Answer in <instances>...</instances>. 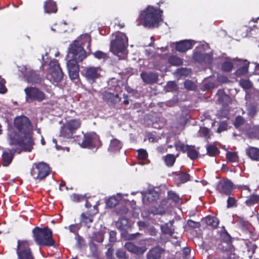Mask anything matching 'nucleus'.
Wrapping results in <instances>:
<instances>
[{
	"label": "nucleus",
	"instance_id": "nucleus-62",
	"mask_svg": "<svg viewBox=\"0 0 259 259\" xmlns=\"http://www.w3.org/2000/svg\"><path fill=\"white\" fill-rule=\"evenodd\" d=\"M235 203H236V200L234 198L231 197H229L228 198V200H227L228 207H232V206H234Z\"/></svg>",
	"mask_w": 259,
	"mask_h": 259
},
{
	"label": "nucleus",
	"instance_id": "nucleus-14",
	"mask_svg": "<svg viewBox=\"0 0 259 259\" xmlns=\"http://www.w3.org/2000/svg\"><path fill=\"white\" fill-rule=\"evenodd\" d=\"M20 71L24 75L27 81L32 84L39 83L41 81V77L33 70H31L26 66L20 68Z\"/></svg>",
	"mask_w": 259,
	"mask_h": 259
},
{
	"label": "nucleus",
	"instance_id": "nucleus-4",
	"mask_svg": "<svg viewBox=\"0 0 259 259\" xmlns=\"http://www.w3.org/2000/svg\"><path fill=\"white\" fill-rule=\"evenodd\" d=\"M14 125L15 130L23 134L25 140L28 142L27 149L31 150L33 142L31 135L32 126L29 119L25 116L17 117L14 120Z\"/></svg>",
	"mask_w": 259,
	"mask_h": 259
},
{
	"label": "nucleus",
	"instance_id": "nucleus-19",
	"mask_svg": "<svg viewBox=\"0 0 259 259\" xmlns=\"http://www.w3.org/2000/svg\"><path fill=\"white\" fill-rule=\"evenodd\" d=\"M140 76L143 81L147 84H153L158 79V74L153 72H143Z\"/></svg>",
	"mask_w": 259,
	"mask_h": 259
},
{
	"label": "nucleus",
	"instance_id": "nucleus-35",
	"mask_svg": "<svg viewBox=\"0 0 259 259\" xmlns=\"http://www.w3.org/2000/svg\"><path fill=\"white\" fill-rule=\"evenodd\" d=\"M259 201V196L252 194L248 197L245 203L248 206H251Z\"/></svg>",
	"mask_w": 259,
	"mask_h": 259
},
{
	"label": "nucleus",
	"instance_id": "nucleus-63",
	"mask_svg": "<svg viewBox=\"0 0 259 259\" xmlns=\"http://www.w3.org/2000/svg\"><path fill=\"white\" fill-rule=\"evenodd\" d=\"M253 131L254 132L252 136L259 138V126L254 127Z\"/></svg>",
	"mask_w": 259,
	"mask_h": 259
},
{
	"label": "nucleus",
	"instance_id": "nucleus-64",
	"mask_svg": "<svg viewBox=\"0 0 259 259\" xmlns=\"http://www.w3.org/2000/svg\"><path fill=\"white\" fill-rule=\"evenodd\" d=\"M227 129V125L225 123H222L218 129V132L221 133L223 131H225Z\"/></svg>",
	"mask_w": 259,
	"mask_h": 259
},
{
	"label": "nucleus",
	"instance_id": "nucleus-9",
	"mask_svg": "<svg viewBox=\"0 0 259 259\" xmlns=\"http://www.w3.org/2000/svg\"><path fill=\"white\" fill-rule=\"evenodd\" d=\"M80 121L78 119H70L66 122L62 127L60 135L66 138H72L74 132L80 127Z\"/></svg>",
	"mask_w": 259,
	"mask_h": 259
},
{
	"label": "nucleus",
	"instance_id": "nucleus-17",
	"mask_svg": "<svg viewBox=\"0 0 259 259\" xmlns=\"http://www.w3.org/2000/svg\"><path fill=\"white\" fill-rule=\"evenodd\" d=\"M233 183L229 180L220 182L218 184L217 189L221 193L229 195L233 189Z\"/></svg>",
	"mask_w": 259,
	"mask_h": 259
},
{
	"label": "nucleus",
	"instance_id": "nucleus-20",
	"mask_svg": "<svg viewBox=\"0 0 259 259\" xmlns=\"http://www.w3.org/2000/svg\"><path fill=\"white\" fill-rule=\"evenodd\" d=\"M17 152L18 153V150L15 149H12L11 150H5L3 152V154L2 155V164L4 166H8L12 161L14 153Z\"/></svg>",
	"mask_w": 259,
	"mask_h": 259
},
{
	"label": "nucleus",
	"instance_id": "nucleus-25",
	"mask_svg": "<svg viewBox=\"0 0 259 259\" xmlns=\"http://www.w3.org/2000/svg\"><path fill=\"white\" fill-rule=\"evenodd\" d=\"M123 194L117 193L115 195L112 196L106 200V205L108 207L112 208L115 206L121 199Z\"/></svg>",
	"mask_w": 259,
	"mask_h": 259
},
{
	"label": "nucleus",
	"instance_id": "nucleus-40",
	"mask_svg": "<svg viewBox=\"0 0 259 259\" xmlns=\"http://www.w3.org/2000/svg\"><path fill=\"white\" fill-rule=\"evenodd\" d=\"M168 62L170 64L175 66H179L183 63L182 59L175 56L170 57L168 59Z\"/></svg>",
	"mask_w": 259,
	"mask_h": 259
},
{
	"label": "nucleus",
	"instance_id": "nucleus-53",
	"mask_svg": "<svg viewBox=\"0 0 259 259\" xmlns=\"http://www.w3.org/2000/svg\"><path fill=\"white\" fill-rule=\"evenodd\" d=\"M179 179L182 183H185L190 180V176L185 173H182L179 176Z\"/></svg>",
	"mask_w": 259,
	"mask_h": 259
},
{
	"label": "nucleus",
	"instance_id": "nucleus-37",
	"mask_svg": "<svg viewBox=\"0 0 259 259\" xmlns=\"http://www.w3.org/2000/svg\"><path fill=\"white\" fill-rule=\"evenodd\" d=\"M81 224L80 223H77L69 225L68 227H65V229H68L70 232L74 234H77L78 230L80 229Z\"/></svg>",
	"mask_w": 259,
	"mask_h": 259
},
{
	"label": "nucleus",
	"instance_id": "nucleus-7",
	"mask_svg": "<svg viewBox=\"0 0 259 259\" xmlns=\"http://www.w3.org/2000/svg\"><path fill=\"white\" fill-rule=\"evenodd\" d=\"M31 245V243L29 241L18 240L16 249L17 259H35L30 248Z\"/></svg>",
	"mask_w": 259,
	"mask_h": 259
},
{
	"label": "nucleus",
	"instance_id": "nucleus-38",
	"mask_svg": "<svg viewBox=\"0 0 259 259\" xmlns=\"http://www.w3.org/2000/svg\"><path fill=\"white\" fill-rule=\"evenodd\" d=\"M186 151L187 152L188 156L191 159H196L198 156V152L193 147L190 146H189V148H188Z\"/></svg>",
	"mask_w": 259,
	"mask_h": 259
},
{
	"label": "nucleus",
	"instance_id": "nucleus-51",
	"mask_svg": "<svg viewBox=\"0 0 259 259\" xmlns=\"http://www.w3.org/2000/svg\"><path fill=\"white\" fill-rule=\"evenodd\" d=\"M200 134L201 136L204 137L205 138L207 139L209 138V130L208 128L206 127H201L200 128Z\"/></svg>",
	"mask_w": 259,
	"mask_h": 259
},
{
	"label": "nucleus",
	"instance_id": "nucleus-55",
	"mask_svg": "<svg viewBox=\"0 0 259 259\" xmlns=\"http://www.w3.org/2000/svg\"><path fill=\"white\" fill-rule=\"evenodd\" d=\"M5 81L0 77V93L4 94L6 93L7 89L5 86Z\"/></svg>",
	"mask_w": 259,
	"mask_h": 259
},
{
	"label": "nucleus",
	"instance_id": "nucleus-52",
	"mask_svg": "<svg viewBox=\"0 0 259 259\" xmlns=\"http://www.w3.org/2000/svg\"><path fill=\"white\" fill-rule=\"evenodd\" d=\"M138 157L140 159H145L147 156L148 154L147 151L144 149H140L138 151Z\"/></svg>",
	"mask_w": 259,
	"mask_h": 259
},
{
	"label": "nucleus",
	"instance_id": "nucleus-28",
	"mask_svg": "<svg viewBox=\"0 0 259 259\" xmlns=\"http://www.w3.org/2000/svg\"><path fill=\"white\" fill-rule=\"evenodd\" d=\"M44 7L46 13H56L57 11L56 4L52 0H47L45 3Z\"/></svg>",
	"mask_w": 259,
	"mask_h": 259
},
{
	"label": "nucleus",
	"instance_id": "nucleus-11",
	"mask_svg": "<svg viewBox=\"0 0 259 259\" xmlns=\"http://www.w3.org/2000/svg\"><path fill=\"white\" fill-rule=\"evenodd\" d=\"M49 166L44 162L33 164L31 169V175L34 179L41 180L49 174Z\"/></svg>",
	"mask_w": 259,
	"mask_h": 259
},
{
	"label": "nucleus",
	"instance_id": "nucleus-61",
	"mask_svg": "<svg viewBox=\"0 0 259 259\" xmlns=\"http://www.w3.org/2000/svg\"><path fill=\"white\" fill-rule=\"evenodd\" d=\"M242 194L246 195L250 192L249 188L246 185H243L241 187Z\"/></svg>",
	"mask_w": 259,
	"mask_h": 259
},
{
	"label": "nucleus",
	"instance_id": "nucleus-39",
	"mask_svg": "<svg viewBox=\"0 0 259 259\" xmlns=\"http://www.w3.org/2000/svg\"><path fill=\"white\" fill-rule=\"evenodd\" d=\"M70 199L73 202H79L86 200V197L85 195L73 194L70 195Z\"/></svg>",
	"mask_w": 259,
	"mask_h": 259
},
{
	"label": "nucleus",
	"instance_id": "nucleus-44",
	"mask_svg": "<svg viewBox=\"0 0 259 259\" xmlns=\"http://www.w3.org/2000/svg\"><path fill=\"white\" fill-rule=\"evenodd\" d=\"M67 23L65 22L61 23L59 24V27L54 28L53 27L51 28V30L53 31H56L58 32H63L66 31L67 29L66 28Z\"/></svg>",
	"mask_w": 259,
	"mask_h": 259
},
{
	"label": "nucleus",
	"instance_id": "nucleus-24",
	"mask_svg": "<svg viewBox=\"0 0 259 259\" xmlns=\"http://www.w3.org/2000/svg\"><path fill=\"white\" fill-rule=\"evenodd\" d=\"M220 102L222 103V106L225 110V113L223 115H221V116H226L229 109L227 107L230 104H232V101L230 97L226 95L223 94L220 96L219 98Z\"/></svg>",
	"mask_w": 259,
	"mask_h": 259
},
{
	"label": "nucleus",
	"instance_id": "nucleus-49",
	"mask_svg": "<svg viewBox=\"0 0 259 259\" xmlns=\"http://www.w3.org/2000/svg\"><path fill=\"white\" fill-rule=\"evenodd\" d=\"M239 84L244 89H248L252 87L251 82L247 79L240 80Z\"/></svg>",
	"mask_w": 259,
	"mask_h": 259
},
{
	"label": "nucleus",
	"instance_id": "nucleus-23",
	"mask_svg": "<svg viewBox=\"0 0 259 259\" xmlns=\"http://www.w3.org/2000/svg\"><path fill=\"white\" fill-rule=\"evenodd\" d=\"M94 215L88 212H83L80 215V224L90 228L93 221Z\"/></svg>",
	"mask_w": 259,
	"mask_h": 259
},
{
	"label": "nucleus",
	"instance_id": "nucleus-59",
	"mask_svg": "<svg viewBox=\"0 0 259 259\" xmlns=\"http://www.w3.org/2000/svg\"><path fill=\"white\" fill-rule=\"evenodd\" d=\"M178 72L182 75L187 76L190 73L191 70L187 68H182L179 69Z\"/></svg>",
	"mask_w": 259,
	"mask_h": 259
},
{
	"label": "nucleus",
	"instance_id": "nucleus-57",
	"mask_svg": "<svg viewBox=\"0 0 259 259\" xmlns=\"http://www.w3.org/2000/svg\"><path fill=\"white\" fill-rule=\"evenodd\" d=\"M167 88L169 91H172L176 90L177 88L176 82L174 81H169L167 83Z\"/></svg>",
	"mask_w": 259,
	"mask_h": 259
},
{
	"label": "nucleus",
	"instance_id": "nucleus-54",
	"mask_svg": "<svg viewBox=\"0 0 259 259\" xmlns=\"http://www.w3.org/2000/svg\"><path fill=\"white\" fill-rule=\"evenodd\" d=\"M95 240L98 242H102L104 240V234L102 232L95 234Z\"/></svg>",
	"mask_w": 259,
	"mask_h": 259
},
{
	"label": "nucleus",
	"instance_id": "nucleus-48",
	"mask_svg": "<svg viewBox=\"0 0 259 259\" xmlns=\"http://www.w3.org/2000/svg\"><path fill=\"white\" fill-rule=\"evenodd\" d=\"M185 88L188 90L193 91L196 88V86L194 82L191 80H186L184 82Z\"/></svg>",
	"mask_w": 259,
	"mask_h": 259
},
{
	"label": "nucleus",
	"instance_id": "nucleus-46",
	"mask_svg": "<svg viewBox=\"0 0 259 259\" xmlns=\"http://www.w3.org/2000/svg\"><path fill=\"white\" fill-rule=\"evenodd\" d=\"M168 198L172 200L175 203H178L180 200L179 195L173 191H168Z\"/></svg>",
	"mask_w": 259,
	"mask_h": 259
},
{
	"label": "nucleus",
	"instance_id": "nucleus-22",
	"mask_svg": "<svg viewBox=\"0 0 259 259\" xmlns=\"http://www.w3.org/2000/svg\"><path fill=\"white\" fill-rule=\"evenodd\" d=\"M124 247L130 251L136 254H143L146 250L145 246L138 247L134 245L133 243L128 242H126Z\"/></svg>",
	"mask_w": 259,
	"mask_h": 259
},
{
	"label": "nucleus",
	"instance_id": "nucleus-60",
	"mask_svg": "<svg viewBox=\"0 0 259 259\" xmlns=\"http://www.w3.org/2000/svg\"><path fill=\"white\" fill-rule=\"evenodd\" d=\"M116 233L114 231L109 232V241L111 242H114L116 241Z\"/></svg>",
	"mask_w": 259,
	"mask_h": 259
},
{
	"label": "nucleus",
	"instance_id": "nucleus-56",
	"mask_svg": "<svg viewBox=\"0 0 259 259\" xmlns=\"http://www.w3.org/2000/svg\"><path fill=\"white\" fill-rule=\"evenodd\" d=\"M151 213L154 214H162L164 213V210L163 208H152L150 210Z\"/></svg>",
	"mask_w": 259,
	"mask_h": 259
},
{
	"label": "nucleus",
	"instance_id": "nucleus-42",
	"mask_svg": "<svg viewBox=\"0 0 259 259\" xmlns=\"http://www.w3.org/2000/svg\"><path fill=\"white\" fill-rule=\"evenodd\" d=\"M246 109L248 111V114L251 116H254L258 111L257 107L252 105L247 104Z\"/></svg>",
	"mask_w": 259,
	"mask_h": 259
},
{
	"label": "nucleus",
	"instance_id": "nucleus-50",
	"mask_svg": "<svg viewBox=\"0 0 259 259\" xmlns=\"http://www.w3.org/2000/svg\"><path fill=\"white\" fill-rule=\"evenodd\" d=\"M244 121H245V120L243 117H242L241 116H238L236 118V119L234 122V126L236 128H238L240 125H242L244 123Z\"/></svg>",
	"mask_w": 259,
	"mask_h": 259
},
{
	"label": "nucleus",
	"instance_id": "nucleus-10",
	"mask_svg": "<svg viewBox=\"0 0 259 259\" xmlns=\"http://www.w3.org/2000/svg\"><path fill=\"white\" fill-rule=\"evenodd\" d=\"M49 72L51 76L50 81L53 83H58L63 79V72L56 60L54 59L50 62Z\"/></svg>",
	"mask_w": 259,
	"mask_h": 259
},
{
	"label": "nucleus",
	"instance_id": "nucleus-29",
	"mask_svg": "<svg viewBox=\"0 0 259 259\" xmlns=\"http://www.w3.org/2000/svg\"><path fill=\"white\" fill-rule=\"evenodd\" d=\"M122 147V145L119 141L117 139H114L111 141L109 151L110 152L116 153L119 151Z\"/></svg>",
	"mask_w": 259,
	"mask_h": 259
},
{
	"label": "nucleus",
	"instance_id": "nucleus-41",
	"mask_svg": "<svg viewBox=\"0 0 259 259\" xmlns=\"http://www.w3.org/2000/svg\"><path fill=\"white\" fill-rule=\"evenodd\" d=\"M206 150L208 154L211 156H215L219 153L218 149L212 145H208Z\"/></svg>",
	"mask_w": 259,
	"mask_h": 259
},
{
	"label": "nucleus",
	"instance_id": "nucleus-26",
	"mask_svg": "<svg viewBox=\"0 0 259 259\" xmlns=\"http://www.w3.org/2000/svg\"><path fill=\"white\" fill-rule=\"evenodd\" d=\"M116 226L121 231H126L130 228L128 220L122 218L116 222Z\"/></svg>",
	"mask_w": 259,
	"mask_h": 259
},
{
	"label": "nucleus",
	"instance_id": "nucleus-33",
	"mask_svg": "<svg viewBox=\"0 0 259 259\" xmlns=\"http://www.w3.org/2000/svg\"><path fill=\"white\" fill-rule=\"evenodd\" d=\"M205 222L207 225L211 226L213 228H216L219 223V221L215 217L213 216H207L205 218Z\"/></svg>",
	"mask_w": 259,
	"mask_h": 259
},
{
	"label": "nucleus",
	"instance_id": "nucleus-6",
	"mask_svg": "<svg viewBox=\"0 0 259 259\" xmlns=\"http://www.w3.org/2000/svg\"><path fill=\"white\" fill-rule=\"evenodd\" d=\"M33 238L38 245H53L54 243L52 239V232L48 228L40 229L35 228L33 231Z\"/></svg>",
	"mask_w": 259,
	"mask_h": 259
},
{
	"label": "nucleus",
	"instance_id": "nucleus-15",
	"mask_svg": "<svg viewBox=\"0 0 259 259\" xmlns=\"http://www.w3.org/2000/svg\"><path fill=\"white\" fill-rule=\"evenodd\" d=\"M233 63L234 65L238 68L235 72L236 76L245 75L247 73L249 62L246 60L237 58L234 60Z\"/></svg>",
	"mask_w": 259,
	"mask_h": 259
},
{
	"label": "nucleus",
	"instance_id": "nucleus-30",
	"mask_svg": "<svg viewBox=\"0 0 259 259\" xmlns=\"http://www.w3.org/2000/svg\"><path fill=\"white\" fill-rule=\"evenodd\" d=\"M160 228L162 232L164 234L171 236L174 233L172 222L171 221L164 225H161Z\"/></svg>",
	"mask_w": 259,
	"mask_h": 259
},
{
	"label": "nucleus",
	"instance_id": "nucleus-45",
	"mask_svg": "<svg viewBox=\"0 0 259 259\" xmlns=\"http://www.w3.org/2000/svg\"><path fill=\"white\" fill-rule=\"evenodd\" d=\"M233 67V64L229 61H225L222 65V69L225 71H230Z\"/></svg>",
	"mask_w": 259,
	"mask_h": 259
},
{
	"label": "nucleus",
	"instance_id": "nucleus-43",
	"mask_svg": "<svg viewBox=\"0 0 259 259\" xmlns=\"http://www.w3.org/2000/svg\"><path fill=\"white\" fill-rule=\"evenodd\" d=\"M189 145H185L181 142H177L175 143V147L177 150L185 152L189 148Z\"/></svg>",
	"mask_w": 259,
	"mask_h": 259
},
{
	"label": "nucleus",
	"instance_id": "nucleus-58",
	"mask_svg": "<svg viewBox=\"0 0 259 259\" xmlns=\"http://www.w3.org/2000/svg\"><path fill=\"white\" fill-rule=\"evenodd\" d=\"M75 239L77 241V246L79 248H81L84 245V240L83 238L78 235L75 237Z\"/></svg>",
	"mask_w": 259,
	"mask_h": 259
},
{
	"label": "nucleus",
	"instance_id": "nucleus-36",
	"mask_svg": "<svg viewBox=\"0 0 259 259\" xmlns=\"http://www.w3.org/2000/svg\"><path fill=\"white\" fill-rule=\"evenodd\" d=\"M163 160L167 166H171L176 161V157L172 154H168L163 157Z\"/></svg>",
	"mask_w": 259,
	"mask_h": 259
},
{
	"label": "nucleus",
	"instance_id": "nucleus-31",
	"mask_svg": "<svg viewBox=\"0 0 259 259\" xmlns=\"http://www.w3.org/2000/svg\"><path fill=\"white\" fill-rule=\"evenodd\" d=\"M161 250L155 247L151 249L147 254V259H159L161 257Z\"/></svg>",
	"mask_w": 259,
	"mask_h": 259
},
{
	"label": "nucleus",
	"instance_id": "nucleus-47",
	"mask_svg": "<svg viewBox=\"0 0 259 259\" xmlns=\"http://www.w3.org/2000/svg\"><path fill=\"white\" fill-rule=\"evenodd\" d=\"M94 56L98 59L105 60L107 58V55L103 52L97 51L93 54Z\"/></svg>",
	"mask_w": 259,
	"mask_h": 259
},
{
	"label": "nucleus",
	"instance_id": "nucleus-27",
	"mask_svg": "<svg viewBox=\"0 0 259 259\" xmlns=\"http://www.w3.org/2000/svg\"><path fill=\"white\" fill-rule=\"evenodd\" d=\"M103 99L106 102L114 104L119 101L118 96L117 94L105 92L103 95Z\"/></svg>",
	"mask_w": 259,
	"mask_h": 259
},
{
	"label": "nucleus",
	"instance_id": "nucleus-1",
	"mask_svg": "<svg viewBox=\"0 0 259 259\" xmlns=\"http://www.w3.org/2000/svg\"><path fill=\"white\" fill-rule=\"evenodd\" d=\"M84 41L88 42V47L90 46L91 39L88 34L81 35L77 40L70 45L67 57L71 59L68 61L67 67L70 78L75 79L79 76V66L77 62L82 61L87 57L86 53L82 45Z\"/></svg>",
	"mask_w": 259,
	"mask_h": 259
},
{
	"label": "nucleus",
	"instance_id": "nucleus-2",
	"mask_svg": "<svg viewBox=\"0 0 259 259\" xmlns=\"http://www.w3.org/2000/svg\"><path fill=\"white\" fill-rule=\"evenodd\" d=\"M162 11L151 6H148L141 11L140 19L142 24L146 27H157L162 21Z\"/></svg>",
	"mask_w": 259,
	"mask_h": 259
},
{
	"label": "nucleus",
	"instance_id": "nucleus-12",
	"mask_svg": "<svg viewBox=\"0 0 259 259\" xmlns=\"http://www.w3.org/2000/svg\"><path fill=\"white\" fill-rule=\"evenodd\" d=\"M100 143L98 136L95 133L84 134L82 141L78 142V144L82 148H93L97 146Z\"/></svg>",
	"mask_w": 259,
	"mask_h": 259
},
{
	"label": "nucleus",
	"instance_id": "nucleus-5",
	"mask_svg": "<svg viewBox=\"0 0 259 259\" xmlns=\"http://www.w3.org/2000/svg\"><path fill=\"white\" fill-rule=\"evenodd\" d=\"M8 136L10 145L16 146L17 147L16 149L18 150L19 153L22 149H24L25 151H31V150H28L26 148L28 145L27 141L25 140L23 134L19 133L16 130L13 128L9 129Z\"/></svg>",
	"mask_w": 259,
	"mask_h": 259
},
{
	"label": "nucleus",
	"instance_id": "nucleus-13",
	"mask_svg": "<svg viewBox=\"0 0 259 259\" xmlns=\"http://www.w3.org/2000/svg\"><path fill=\"white\" fill-rule=\"evenodd\" d=\"M24 92L26 94L25 98L27 101L31 100L40 102L46 98L45 93L35 87H27L24 89Z\"/></svg>",
	"mask_w": 259,
	"mask_h": 259
},
{
	"label": "nucleus",
	"instance_id": "nucleus-16",
	"mask_svg": "<svg viewBox=\"0 0 259 259\" xmlns=\"http://www.w3.org/2000/svg\"><path fill=\"white\" fill-rule=\"evenodd\" d=\"M100 72V67L90 66L84 69V75L86 79L89 82L92 83L99 77Z\"/></svg>",
	"mask_w": 259,
	"mask_h": 259
},
{
	"label": "nucleus",
	"instance_id": "nucleus-18",
	"mask_svg": "<svg viewBox=\"0 0 259 259\" xmlns=\"http://www.w3.org/2000/svg\"><path fill=\"white\" fill-rule=\"evenodd\" d=\"M195 44L193 40H183L176 43V49L180 52H184L191 49Z\"/></svg>",
	"mask_w": 259,
	"mask_h": 259
},
{
	"label": "nucleus",
	"instance_id": "nucleus-32",
	"mask_svg": "<svg viewBox=\"0 0 259 259\" xmlns=\"http://www.w3.org/2000/svg\"><path fill=\"white\" fill-rule=\"evenodd\" d=\"M247 153L251 159L255 161H259V149L254 147L249 148Z\"/></svg>",
	"mask_w": 259,
	"mask_h": 259
},
{
	"label": "nucleus",
	"instance_id": "nucleus-3",
	"mask_svg": "<svg viewBox=\"0 0 259 259\" xmlns=\"http://www.w3.org/2000/svg\"><path fill=\"white\" fill-rule=\"evenodd\" d=\"M110 42V51L118 57L119 60L124 59L127 56L128 39L123 33L117 32L112 36Z\"/></svg>",
	"mask_w": 259,
	"mask_h": 259
},
{
	"label": "nucleus",
	"instance_id": "nucleus-34",
	"mask_svg": "<svg viewBox=\"0 0 259 259\" xmlns=\"http://www.w3.org/2000/svg\"><path fill=\"white\" fill-rule=\"evenodd\" d=\"M226 156L228 161L230 162H237L239 157L237 152L227 151Z\"/></svg>",
	"mask_w": 259,
	"mask_h": 259
},
{
	"label": "nucleus",
	"instance_id": "nucleus-8",
	"mask_svg": "<svg viewBox=\"0 0 259 259\" xmlns=\"http://www.w3.org/2000/svg\"><path fill=\"white\" fill-rule=\"evenodd\" d=\"M199 50L194 53L193 55V59L200 64H209L212 61L211 53H205L201 52L200 50H205L208 48V45L205 42H202L200 46L197 47Z\"/></svg>",
	"mask_w": 259,
	"mask_h": 259
},
{
	"label": "nucleus",
	"instance_id": "nucleus-21",
	"mask_svg": "<svg viewBox=\"0 0 259 259\" xmlns=\"http://www.w3.org/2000/svg\"><path fill=\"white\" fill-rule=\"evenodd\" d=\"M142 195V200L144 203L156 200L159 197V194L153 189H149L147 192H141Z\"/></svg>",
	"mask_w": 259,
	"mask_h": 259
}]
</instances>
